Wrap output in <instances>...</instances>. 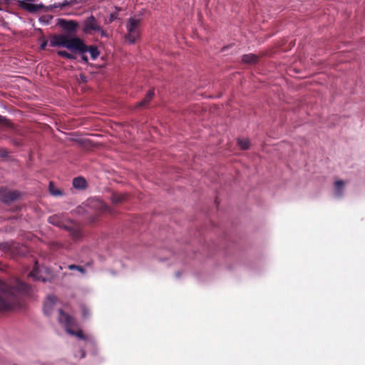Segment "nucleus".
I'll return each instance as SVG.
<instances>
[{
  "label": "nucleus",
  "mask_w": 365,
  "mask_h": 365,
  "mask_svg": "<svg viewBox=\"0 0 365 365\" xmlns=\"http://www.w3.org/2000/svg\"><path fill=\"white\" fill-rule=\"evenodd\" d=\"M29 287L18 279H0V311H10L21 307Z\"/></svg>",
  "instance_id": "f257e3e1"
},
{
  "label": "nucleus",
  "mask_w": 365,
  "mask_h": 365,
  "mask_svg": "<svg viewBox=\"0 0 365 365\" xmlns=\"http://www.w3.org/2000/svg\"><path fill=\"white\" fill-rule=\"evenodd\" d=\"M51 46H62L68 48L71 52L83 53L87 51V46L83 41L77 37L68 35H58L50 40Z\"/></svg>",
  "instance_id": "f03ea898"
},
{
  "label": "nucleus",
  "mask_w": 365,
  "mask_h": 365,
  "mask_svg": "<svg viewBox=\"0 0 365 365\" xmlns=\"http://www.w3.org/2000/svg\"><path fill=\"white\" fill-rule=\"evenodd\" d=\"M48 222L51 225L67 230L73 240H78L83 236L81 226L73 221H66L61 215L50 216Z\"/></svg>",
  "instance_id": "7ed1b4c3"
},
{
  "label": "nucleus",
  "mask_w": 365,
  "mask_h": 365,
  "mask_svg": "<svg viewBox=\"0 0 365 365\" xmlns=\"http://www.w3.org/2000/svg\"><path fill=\"white\" fill-rule=\"evenodd\" d=\"M58 322L66 327V331L73 335L78 337L81 339L86 340L88 337L83 333L81 330L74 331L72 327L76 326V320L69 314L65 313L62 309L58 310Z\"/></svg>",
  "instance_id": "20e7f679"
},
{
  "label": "nucleus",
  "mask_w": 365,
  "mask_h": 365,
  "mask_svg": "<svg viewBox=\"0 0 365 365\" xmlns=\"http://www.w3.org/2000/svg\"><path fill=\"white\" fill-rule=\"evenodd\" d=\"M140 25L141 20L139 18L130 17L126 24L127 34L125 35V40L133 44L135 41L140 37Z\"/></svg>",
  "instance_id": "39448f33"
},
{
  "label": "nucleus",
  "mask_w": 365,
  "mask_h": 365,
  "mask_svg": "<svg viewBox=\"0 0 365 365\" xmlns=\"http://www.w3.org/2000/svg\"><path fill=\"white\" fill-rule=\"evenodd\" d=\"M83 31L86 34L100 33L102 36H106V33L93 16H90L84 21Z\"/></svg>",
  "instance_id": "423d86ee"
},
{
  "label": "nucleus",
  "mask_w": 365,
  "mask_h": 365,
  "mask_svg": "<svg viewBox=\"0 0 365 365\" xmlns=\"http://www.w3.org/2000/svg\"><path fill=\"white\" fill-rule=\"evenodd\" d=\"M20 196L21 193L18 190H11L5 187H0V200L6 205H10Z\"/></svg>",
  "instance_id": "0eeeda50"
},
{
  "label": "nucleus",
  "mask_w": 365,
  "mask_h": 365,
  "mask_svg": "<svg viewBox=\"0 0 365 365\" xmlns=\"http://www.w3.org/2000/svg\"><path fill=\"white\" fill-rule=\"evenodd\" d=\"M56 302V297L54 296H48L43 304V312L45 314L49 315L52 312L53 305Z\"/></svg>",
  "instance_id": "6e6552de"
},
{
  "label": "nucleus",
  "mask_w": 365,
  "mask_h": 365,
  "mask_svg": "<svg viewBox=\"0 0 365 365\" xmlns=\"http://www.w3.org/2000/svg\"><path fill=\"white\" fill-rule=\"evenodd\" d=\"M154 95V89L149 90L145 98L136 105V107L139 108H145L148 105L149 102L153 99Z\"/></svg>",
  "instance_id": "1a4fd4ad"
},
{
  "label": "nucleus",
  "mask_w": 365,
  "mask_h": 365,
  "mask_svg": "<svg viewBox=\"0 0 365 365\" xmlns=\"http://www.w3.org/2000/svg\"><path fill=\"white\" fill-rule=\"evenodd\" d=\"M128 199V195L126 194L114 192L112 194L110 197V200L113 205H118L123 203L126 201Z\"/></svg>",
  "instance_id": "9d476101"
},
{
  "label": "nucleus",
  "mask_w": 365,
  "mask_h": 365,
  "mask_svg": "<svg viewBox=\"0 0 365 365\" xmlns=\"http://www.w3.org/2000/svg\"><path fill=\"white\" fill-rule=\"evenodd\" d=\"M86 181L83 177H77L73 180V186L76 189L83 190L86 187Z\"/></svg>",
  "instance_id": "9b49d317"
},
{
  "label": "nucleus",
  "mask_w": 365,
  "mask_h": 365,
  "mask_svg": "<svg viewBox=\"0 0 365 365\" xmlns=\"http://www.w3.org/2000/svg\"><path fill=\"white\" fill-rule=\"evenodd\" d=\"M335 185V195L337 197H341L343 195V190L344 186V182L343 180H336L334 182Z\"/></svg>",
  "instance_id": "f8f14e48"
},
{
  "label": "nucleus",
  "mask_w": 365,
  "mask_h": 365,
  "mask_svg": "<svg viewBox=\"0 0 365 365\" xmlns=\"http://www.w3.org/2000/svg\"><path fill=\"white\" fill-rule=\"evenodd\" d=\"M48 190L51 195L55 197L62 196L63 192L61 190L56 187L53 182H49Z\"/></svg>",
  "instance_id": "ddd939ff"
},
{
  "label": "nucleus",
  "mask_w": 365,
  "mask_h": 365,
  "mask_svg": "<svg viewBox=\"0 0 365 365\" xmlns=\"http://www.w3.org/2000/svg\"><path fill=\"white\" fill-rule=\"evenodd\" d=\"M242 61L246 63H255L257 61V56L253 53L242 56Z\"/></svg>",
  "instance_id": "4468645a"
},
{
  "label": "nucleus",
  "mask_w": 365,
  "mask_h": 365,
  "mask_svg": "<svg viewBox=\"0 0 365 365\" xmlns=\"http://www.w3.org/2000/svg\"><path fill=\"white\" fill-rule=\"evenodd\" d=\"M86 52H88L90 53L91 57L93 60H96L100 54L97 47L96 46H87Z\"/></svg>",
  "instance_id": "2eb2a0df"
},
{
  "label": "nucleus",
  "mask_w": 365,
  "mask_h": 365,
  "mask_svg": "<svg viewBox=\"0 0 365 365\" xmlns=\"http://www.w3.org/2000/svg\"><path fill=\"white\" fill-rule=\"evenodd\" d=\"M237 144L242 150H247L250 147V140L247 138H238Z\"/></svg>",
  "instance_id": "dca6fc26"
},
{
  "label": "nucleus",
  "mask_w": 365,
  "mask_h": 365,
  "mask_svg": "<svg viewBox=\"0 0 365 365\" xmlns=\"http://www.w3.org/2000/svg\"><path fill=\"white\" fill-rule=\"evenodd\" d=\"M21 6L25 9L26 10L30 11V12H34V11H37V7L36 6L34 5V4H29V3H26V2H22L21 4Z\"/></svg>",
  "instance_id": "f3484780"
},
{
  "label": "nucleus",
  "mask_w": 365,
  "mask_h": 365,
  "mask_svg": "<svg viewBox=\"0 0 365 365\" xmlns=\"http://www.w3.org/2000/svg\"><path fill=\"white\" fill-rule=\"evenodd\" d=\"M57 54L60 56H62L68 59H75L76 56L71 53L67 52L66 51H58Z\"/></svg>",
  "instance_id": "a211bd4d"
},
{
  "label": "nucleus",
  "mask_w": 365,
  "mask_h": 365,
  "mask_svg": "<svg viewBox=\"0 0 365 365\" xmlns=\"http://www.w3.org/2000/svg\"><path fill=\"white\" fill-rule=\"evenodd\" d=\"M68 268L70 270H74V269L75 270H78V272H80L82 274H85L86 273V269L82 266L76 265V264H70V265L68 266Z\"/></svg>",
  "instance_id": "6ab92c4d"
},
{
  "label": "nucleus",
  "mask_w": 365,
  "mask_h": 365,
  "mask_svg": "<svg viewBox=\"0 0 365 365\" xmlns=\"http://www.w3.org/2000/svg\"><path fill=\"white\" fill-rule=\"evenodd\" d=\"M100 207L99 210L103 212H111L110 207L102 201H99Z\"/></svg>",
  "instance_id": "aec40b11"
},
{
  "label": "nucleus",
  "mask_w": 365,
  "mask_h": 365,
  "mask_svg": "<svg viewBox=\"0 0 365 365\" xmlns=\"http://www.w3.org/2000/svg\"><path fill=\"white\" fill-rule=\"evenodd\" d=\"M9 156V152L6 148H0V157L7 158Z\"/></svg>",
  "instance_id": "412c9836"
},
{
  "label": "nucleus",
  "mask_w": 365,
  "mask_h": 365,
  "mask_svg": "<svg viewBox=\"0 0 365 365\" xmlns=\"http://www.w3.org/2000/svg\"><path fill=\"white\" fill-rule=\"evenodd\" d=\"M37 274H38V268L34 267L33 270L30 272V276L36 279H38V277H37Z\"/></svg>",
  "instance_id": "4be33fe9"
},
{
  "label": "nucleus",
  "mask_w": 365,
  "mask_h": 365,
  "mask_svg": "<svg viewBox=\"0 0 365 365\" xmlns=\"http://www.w3.org/2000/svg\"><path fill=\"white\" fill-rule=\"evenodd\" d=\"M82 314L83 317H88L90 316V311L88 308L83 307H82Z\"/></svg>",
  "instance_id": "5701e85b"
},
{
  "label": "nucleus",
  "mask_w": 365,
  "mask_h": 365,
  "mask_svg": "<svg viewBox=\"0 0 365 365\" xmlns=\"http://www.w3.org/2000/svg\"><path fill=\"white\" fill-rule=\"evenodd\" d=\"M117 18H118V13L117 12L110 14V15L109 16L108 23H110V22L113 21L114 20L117 19Z\"/></svg>",
  "instance_id": "b1692460"
},
{
  "label": "nucleus",
  "mask_w": 365,
  "mask_h": 365,
  "mask_svg": "<svg viewBox=\"0 0 365 365\" xmlns=\"http://www.w3.org/2000/svg\"><path fill=\"white\" fill-rule=\"evenodd\" d=\"M81 59L83 61H84L85 63H87L88 59V57L86 55H85V53H81Z\"/></svg>",
  "instance_id": "393cba45"
},
{
  "label": "nucleus",
  "mask_w": 365,
  "mask_h": 365,
  "mask_svg": "<svg viewBox=\"0 0 365 365\" xmlns=\"http://www.w3.org/2000/svg\"><path fill=\"white\" fill-rule=\"evenodd\" d=\"M0 122L1 123H6L8 125L10 124L9 122L5 118V117H3L2 115H0Z\"/></svg>",
  "instance_id": "a878e982"
},
{
  "label": "nucleus",
  "mask_w": 365,
  "mask_h": 365,
  "mask_svg": "<svg viewBox=\"0 0 365 365\" xmlns=\"http://www.w3.org/2000/svg\"><path fill=\"white\" fill-rule=\"evenodd\" d=\"M46 41H44L41 45V49H45L46 48Z\"/></svg>",
  "instance_id": "bb28decb"
},
{
  "label": "nucleus",
  "mask_w": 365,
  "mask_h": 365,
  "mask_svg": "<svg viewBox=\"0 0 365 365\" xmlns=\"http://www.w3.org/2000/svg\"><path fill=\"white\" fill-rule=\"evenodd\" d=\"M81 352H82V356H81V357H82V358L85 357V355H86L85 351H84L83 350H81Z\"/></svg>",
  "instance_id": "cd10ccee"
},
{
  "label": "nucleus",
  "mask_w": 365,
  "mask_h": 365,
  "mask_svg": "<svg viewBox=\"0 0 365 365\" xmlns=\"http://www.w3.org/2000/svg\"><path fill=\"white\" fill-rule=\"evenodd\" d=\"M70 24L73 26H76V24H75L73 21H71Z\"/></svg>",
  "instance_id": "c85d7f7f"
},
{
  "label": "nucleus",
  "mask_w": 365,
  "mask_h": 365,
  "mask_svg": "<svg viewBox=\"0 0 365 365\" xmlns=\"http://www.w3.org/2000/svg\"><path fill=\"white\" fill-rule=\"evenodd\" d=\"M216 110H210V113H215Z\"/></svg>",
  "instance_id": "c756f323"
}]
</instances>
